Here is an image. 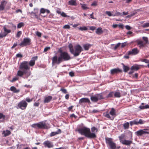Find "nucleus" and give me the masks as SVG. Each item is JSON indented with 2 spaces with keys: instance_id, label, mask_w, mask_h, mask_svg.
<instances>
[{
  "instance_id": "nucleus-1",
  "label": "nucleus",
  "mask_w": 149,
  "mask_h": 149,
  "mask_svg": "<svg viewBox=\"0 0 149 149\" xmlns=\"http://www.w3.org/2000/svg\"><path fill=\"white\" fill-rule=\"evenodd\" d=\"M19 68L20 70L17 71V76L26 79L31 75L28 61H24L21 63Z\"/></svg>"
},
{
  "instance_id": "nucleus-2",
  "label": "nucleus",
  "mask_w": 149,
  "mask_h": 149,
  "mask_svg": "<svg viewBox=\"0 0 149 149\" xmlns=\"http://www.w3.org/2000/svg\"><path fill=\"white\" fill-rule=\"evenodd\" d=\"M59 52V54L58 57L55 56L52 58V63L53 65L55 64L59 65L63 61H67L71 58L70 54L67 52L63 51L61 49H60Z\"/></svg>"
},
{
  "instance_id": "nucleus-3",
  "label": "nucleus",
  "mask_w": 149,
  "mask_h": 149,
  "mask_svg": "<svg viewBox=\"0 0 149 149\" xmlns=\"http://www.w3.org/2000/svg\"><path fill=\"white\" fill-rule=\"evenodd\" d=\"M77 131L81 135L85 136L88 138L92 139H95L97 137L95 133L97 132L98 129L95 127H93L91 128V132L89 128L83 127L78 129Z\"/></svg>"
},
{
  "instance_id": "nucleus-4",
  "label": "nucleus",
  "mask_w": 149,
  "mask_h": 149,
  "mask_svg": "<svg viewBox=\"0 0 149 149\" xmlns=\"http://www.w3.org/2000/svg\"><path fill=\"white\" fill-rule=\"evenodd\" d=\"M68 47L70 52L75 57L78 56L81 52L83 51L82 47L79 45H77L73 47L72 44L70 43Z\"/></svg>"
},
{
  "instance_id": "nucleus-5",
  "label": "nucleus",
  "mask_w": 149,
  "mask_h": 149,
  "mask_svg": "<svg viewBox=\"0 0 149 149\" xmlns=\"http://www.w3.org/2000/svg\"><path fill=\"white\" fill-rule=\"evenodd\" d=\"M105 139L107 144L109 146L111 149H116V144L113 141L112 138L107 137L105 138Z\"/></svg>"
},
{
  "instance_id": "nucleus-6",
  "label": "nucleus",
  "mask_w": 149,
  "mask_h": 149,
  "mask_svg": "<svg viewBox=\"0 0 149 149\" xmlns=\"http://www.w3.org/2000/svg\"><path fill=\"white\" fill-rule=\"evenodd\" d=\"M31 40L29 38H24L23 41L20 44H18L19 45L22 47L26 46L27 45H29L31 44Z\"/></svg>"
},
{
  "instance_id": "nucleus-7",
  "label": "nucleus",
  "mask_w": 149,
  "mask_h": 149,
  "mask_svg": "<svg viewBox=\"0 0 149 149\" xmlns=\"http://www.w3.org/2000/svg\"><path fill=\"white\" fill-rule=\"evenodd\" d=\"M32 127H37L40 129H45L48 128L47 126L45 123L43 122H41L38 123L33 124Z\"/></svg>"
},
{
  "instance_id": "nucleus-8",
  "label": "nucleus",
  "mask_w": 149,
  "mask_h": 149,
  "mask_svg": "<svg viewBox=\"0 0 149 149\" xmlns=\"http://www.w3.org/2000/svg\"><path fill=\"white\" fill-rule=\"evenodd\" d=\"M146 121L142 120L141 119H140L138 120V119H134L132 121L130 122V123L131 126H132L133 125H138L139 124H143L145 123Z\"/></svg>"
},
{
  "instance_id": "nucleus-9",
  "label": "nucleus",
  "mask_w": 149,
  "mask_h": 149,
  "mask_svg": "<svg viewBox=\"0 0 149 149\" xmlns=\"http://www.w3.org/2000/svg\"><path fill=\"white\" fill-rule=\"evenodd\" d=\"M27 105L28 104L26 101L23 100L18 103L17 106L21 109L24 110L26 108Z\"/></svg>"
},
{
  "instance_id": "nucleus-10",
  "label": "nucleus",
  "mask_w": 149,
  "mask_h": 149,
  "mask_svg": "<svg viewBox=\"0 0 149 149\" xmlns=\"http://www.w3.org/2000/svg\"><path fill=\"white\" fill-rule=\"evenodd\" d=\"M148 129H144L143 130H140L135 132V134L137 136H141L143 134H149V132L146 131L148 130Z\"/></svg>"
},
{
  "instance_id": "nucleus-11",
  "label": "nucleus",
  "mask_w": 149,
  "mask_h": 149,
  "mask_svg": "<svg viewBox=\"0 0 149 149\" xmlns=\"http://www.w3.org/2000/svg\"><path fill=\"white\" fill-rule=\"evenodd\" d=\"M4 30V32H1L0 33V38H2L4 37H5L7 34L11 32V30L10 29H8L7 28L4 27L3 28Z\"/></svg>"
},
{
  "instance_id": "nucleus-12",
  "label": "nucleus",
  "mask_w": 149,
  "mask_h": 149,
  "mask_svg": "<svg viewBox=\"0 0 149 149\" xmlns=\"http://www.w3.org/2000/svg\"><path fill=\"white\" fill-rule=\"evenodd\" d=\"M139 52V50L137 48H134L130 50L128 52V55H135L137 54Z\"/></svg>"
},
{
  "instance_id": "nucleus-13",
  "label": "nucleus",
  "mask_w": 149,
  "mask_h": 149,
  "mask_svg": "<svg viewBox=\"0 0 149 149\" xmlns=\"http://www.w3.org/2000/svg\"><path fill=\"white\" fill-rule=\"evenodd\" d=\"M43 144L45 147H47L49 148H53L54 146V145L52 143L48 140L44 141L43 143Z\"/></svg>"
},
{
  "instance_id": "nucleus-14",
  "label": "nucleus",
  "mask_w": 149,
  "mask_h": 149,
  "mask_svg": "<svg viewBox=\"0 0 149 149\" xmlns=\"http://www.w3.org/2000/svg\"><path fill=\"white\" fill-rule=\"evenodd\" d=\"M38 56H36L33 57L31 58V60L29 63V65L31 66H33L35 64V62L38 59Z\"/></svg>"
},
{
  "instance_id": "nucleus-15",
  "label": "nucleus",
  "mask_w": 149,
  "mask_h": 149,
  "mask_svg": "<svg viewBox=\"0 0 149 149\" xmlns=\"http://www.w3.org/2000/svg\"><path fill=\"white\" fill-rule=\"evenodd\" d=\"M122 71V70L119 68H116L112 69L111 70V74L112 75L120 72Z\"/></svg>"
},
{
  "instance_id": "nucleus-16",
  "label": "nucleus",
  "mask_w": 149,
  "mask_h": 149,
  "mask_svg": "<svg viewBox=\"0 0 149 149\" xmlns=\"http://www.w3.org/2000/svg\"><path fill=\"white\" fill-rule=\"evenodd\" d=\"M83 103H90V102L88 98H83L80 99L79 100V103L81 104Z\"/></svg>"
},
{
  "instance_id": "nucleus-17",
  "label": "nucleus",
  "mask_w": 149,
  "mask_h": 149,
  "mask_svg": "<svg viewBox=\"0 0 149 149\" xmlns=\"http://www.w3.org/2000/svg\"><path fill=\"white\" fill-rule=\"evenodd\" d=\"M7 3V2L5 0H3L1 2V4L0 5V10H3L5 8V7Z\"/></svg>"
},
{
  "instance_id": "nucleus-18",
  "label": "nucleus",
  "mask_w": 149,
  "mask_h": 149,
  "mask_svg": "<svg viewBox=\"0 0 149 149\" xmlns=\"http://www.w3.org/2000/svg\"><path fill=\"white\" fill-rule=\"evenodd\" d=\"M52 97L51 96H49L45 98L44 100V104L48 103L50 102L52 99Z\"/></svg>"
},
{
  "instance_id": "nucleus-19",
  "label": "nucleus",
  "mask_w": 149,
  "mask_h": 149,
  "mask_svg": "<svg viewBox=\"0 0 149 149\" xmlns=\"http://www.w3.org/2000/svg\"><path fill=\"white\" fill-rule=\"evenodd\" d=\"M137 44L138 45H139V47L140 48H141L143 47H145L146 45V43H144L143 42L142 40H139L137 42Z\"/></svg>"
},
{
  "instance_id": "nucleus-20",
  "label": "nucleus",
  "mask_w": 149,
  "mask_h": 149,
  "mask_svg": "<svg viewBox=\"0 0 149 149\" xmlns=\"http://www.w3.org/2000/svg\"><path fill=\"white\" fill-rule=\"evenodd\" d=\"M132 141L124 140L122 144L126 145L129 146L132 143Z\"/></svg>"
},
{
  "instance_id": "nucleus-21",
  "label": "nucleus",
  "mask_w": 149,
  "mask_h": 149,
  "mask_svg": "<svg viewBox=\"0 0 149 149\" xmlns=\"http://www.w3.org/2000/svg\"><path fill=\"white\" fill-rule=\"evenodd\" d=\"M34 10H36L35 13L33 12H31L30 13H29L31 16V17L32 18H35V17L36 15V14L38 13V9L37 8H34Z\"/></svg>"
},
{
  "instance_id": "nucleus-22",
  "label": "nucleus",
  "mask_w": 149,
  "mask_h": 149,
  "mask_svg": "<svg viewBox=\"0 0 149 149\" xmlns=\"http://www.w3.org/2000/svg\"><path fill=\"white\" fill-rule=\"evenodd\" d=\"M10 90L14 93H18L20 92L19 89H17L14 86H12L10 87Z\"/></svg>"
},
{
  "instance_id": "nucleus-23",
  "label": "nucleus",
  "mask_w": 149,
  "mask_h": 149,
  "mask_svg": "<svg viewBox=\"0 0 149 149\" xmlns=\"http://www.w3.org/2000/svg\"><path fill=\"white\" fill-rule=\"evenodd\" d=\"M95 32L97 34L100 35L103 33V31L102 30V28L99 27L96 29Z\"/></svg>"
},
{
  "instance_id": "nucleus-24",
  "label": "nucleus",
  "mask_w": 149,
  "mask_h": 149,
  "mask_svg": "<svg viewBox=\"0 0 149 149\" xmlns=\"http://www.w3.org/2000/svg\"><path fill=\"white\" fill-rule=\"evenodd\" d=\"M91 100L93 102H97L98 100L96 95L94 96H91Z\"/></svg>"
},
{
  "instance_id": "nucleus-25",
  "label": "nucleus",
  "mask_w": 149,
  "mask_h": 149,
  "mask_svg": "<svg viewBox=\"0 0 149 149\" xmlns=\"http://www.w3.org/2000/svg\"><path fill=\"white\" fill-rule=\"evenodd\" d=\"M91 46V45L88 43L85 44L83 45L84 49L85 50H88Z\"/></svg>"
},
{
  "instance_id": "nucleus-26",
  "label": "nucleus",
  "mask_w": 149,
  "mask_h": 149,
  "mask_svg": "<svg viewBox=\"0 0 149 149\" xmlns=\"http://www.w3.org/2000/svg\"><path fill=\"white\" fill-rule=\"evenodd\" d=\"M140 68L139 66L137 65H135L132 66L131 68V70H138Z\"/></svg>"
},
{
  "instance_id": "nucleus-27",
  "label": "nucleus",
  "mask_w": 149,
  "mask_h": 149,
  "mask_svg": "<svg viewBox=\"0 0 149 149\" xmlns=\"http://www.w3.org/2000/svg\"><path fill=\"white\" fill-rule=\"evenodd\" d=\"M110 114L112 116H116V112L115 109L113 108H112L109 112Z\"/></svg>"
},
{
  "instance_id": "nucleus-28",
  "label": "nucleus",
  "mask_w": 149,
  "mask_h": 149,
  "mask_svg": "<svg viewBox=\"0 0 149 149\" xmlns=\"http://www.w3.org/2000/svg\"><path fill=\"white\" fill-rule=\"evenodd\" d=\"M125 134H122L118 138L119 139L120 141V143H122L124 141L123 140V139H124L125 138Z\"/></svg>"
},
{
  "instance_id": "nucleus-29",
  "label": "nucleus",
  "mask_w": 149,
  "mask_h": 149,
  "mask_svg": "<svg viewBox=\"0 0 149 149\" xmlns=\"http://www.w3.org/2000/svg\"><path fill=\"white\" fill-rule=\"evenodd\" d=\"M114 96L115 97H120L121 96L120 93L119 91H116L114 92Z\"/></svg>"
},
{
  "instance_id": "nucleus-30",
  "label": "nucleus",
  "mask_w": 149,
  "mask_h": 149,
  "mask_svg": "<svg viewBox=\"0 0 149 149\" xmlns=\"http://www.w3.org/2000/svg\"><path fill=\"white\" fill-rule=\"evenodd\" d=\"M61 133V130L60 129H58V131L56 132H52L50 134L51 136H55L56 134H58Z\"/></svg>"
},
{
  "instance_id": "nucleus-31",
  "label": "nucleus",
  "mask_w": 149,
  "mask_h": 149,
  "mask_svg": "<svg viewBox=\"0 0 149 149\" xmlns=\"http://www.w3.org/2000/svg\"><path fill=\"white\" fill-rule=\"evenodd\" d=\"M11 132L10 131L6 130V131H3V134L4 136H6L10 134Z\"/></svg>"
},
{
  "instance_id": "nucleus-32",
  "label": "nucleus",
  "mask_w": 149,
  "mask_h": 149,
  "mask_svg": "<svg viewBox=\"0 0 149 149\" xmlns=\"http://www.w3.org/2000/svg\"><path fill=\"white\" fill-rule=\"evenodd\" d=\"M123 126L124 129H127L129 128V123L128 122H127L123 124Z\"/></svg>"
},
{
  "instance_id": "nucleus-33",
  "label": "nucleus",
  "mask_w": 149,
  "mask_h": 149,
  "mask_svg": "<svg viewBox=\"0 0 149 149\" xmlns=\"http://www.w3.org/2000/svg\"><path fill=\"white\" fill-rule=\"evenodd\" d=\"M96 95L97 96L98 100L104 99V97H103L102 93L97 94Z\"/></svg>"
},
{
  "instance_id": "nucleus-34",
  "label": "nucleus",
  "mask_w": 149,
  "mask_h": 149,
  "mask_svg": "<svg viewBox=\"0 0 149 149\" xmlns=\"http://www.w3.org/2000/svg\"><path fill=\"white\" fill-rule=\"evenodd\" d=\"M103 115H104V116H105V117H106L107 118H108L110 119H111V120H113L114 119L113 118L112 119L111 118V117L110 116V115L108 113V112H106L105 113H104L103 114Z\"/></svg>"
},
{
  "instance_id": "nucleus-35",
  "label": "nucleus",
  "mask_w": 149,
  "mask_h": 149,
  "mask_svg": "<svg viewBox=\"0 0 149 149\" xmlns=\"http://www.w3.org/2000/svg\"><path fill=\"white\" fill-rule=\"evenodd\" d=\"M68 4L70 5L75 6L76 4V2L75 1L71 0L68 2Z\"/></svg>"
},
{
  "instance_id": "nucleus-36",
  "label": "nucleus",
  "mask_w": 149,
  "mask_h": 149,
  "mask_svg": "<svg viewBox=\"0 0 149 149\" xmlns=\"http://www.w3.org/2000/svg\"><path fill=\"white\" fill-rule=\"evenodd\" d=\"M123 69L124 71L125 72H127L129 70L130 68L128 66L125 65L123 64Z\"/></svg>"
},
{
  "instance_id": "nucleus-37",
  "label": "nucleus",
  "mask_w": 149,
  "mask_h": 149,
  "mask_svg": "<svg viewBox=\"0 0 149 149\" xmlns=\"http://www.w3.org/2000/svg\"><path fill=\"white\" fill-rule=\"evenodd\" d=\"M114 95V92L111 91L106 96V97L107 98H111L113 97V95Z\"/></svg>"
},
{
  "instance_id": "nucleus-38",
  "label": "nucleus",
  "mask_w": 149,
  "mask_h": 149,
  "mask_svg": "<svg viewBox=\"0 0 149 149\" xmlns=\"http://www.w3.org/2000/svg\"><path fill=\"white\" fill-rule=\"evenodd\" d=\"M139 108L141 109L149 108V105H146L145 106H140Z\"/></svg>"
},
{
  "instance_id": "nucleus-39",
  "label": "nucleus",
  "mask_w": 149,
  "mask_h": 149,
  "mask_svg": "<svg viewBox=\"0 0 149 149\" xmlns=\"http://www.w3.org/2000/svg\"><path fill=\"white\" fill-rule=\"evenodd\" d=\"M24 26V24L23 22H21L18 23L17 25V28L20 29Z\"/></svg>"
},
{
  "instance_id": "nucleus-40",
  "label": "nucleus",
  "mask_w": 149,
  "mask_h": 149,
  "mask_svg": "<svg viewBox=\"0 0 149 149\" xmlns=\"http://www.w3.org/2000/svg\"><path fill=\"white\" fill-rule=\"evenodd\" d=\"M143 40L145 42L144 43H146V44H148V38L146 37H143L142 38Z\"/></svg>"
},
{
  "instance_id": "nucleus-41",
  "label": "nucleus",
  "mask_w": 149,
  "mask_h": 149,
  "mask_svg": "<svg viewBox=\"0 0 149 149\" xmlns=\"http://www.w3.org/2000/svg\"><path fill=\"white\" fill-rule=\"evenodd\" d=\"M105 13L107 14L109 16H114L115 15L112 14L110 11H106L105 12Z\"/></svg>"
},
{
  "instance_id": "nucleus-42",
  "label": "nucleus",
  "mask_w": 149,
  "mask_h": 149,
  "mask_svg": "<svg viewBox=\"0 0 149 149\" xmlns=\"http://www.w3.org/2000/svg\"><path fill=\"white\" fill-rule=\"evenodd\" d=\"M79 29L81 31H86L88 29L86 26H83L79 28Z\"/></svg>"
},
{
  "instance_id": "nucleus-43",
  "label": "nucleus",
  "mask_w": 149,
  "mask_h": 149,
  "mask_svg": "<svg viewBox=\"0 0 149 149\" xmlns=\"http://www.w3.org/2000/svg\"><path fill=\"white\" fill-rule=\"evenodd\" d=\"M81 5V8L84 10H86L89 8H88L86 7V5L85 4H82Z\"/></svg>"
},
{
  "instance_id": "nucleus-44",
  "label": "nucleus",
  "mask_w": 149,
  "mask_h": 149,
  "mask_svg": "<svg viewBox=\"0 0 149 149\" xmlns=\"http://www.w3.org/2000/svg\"><path fill=\"white\" fill-rule=\"evenodd\" d=\"M142 27L143 28L149 27V23H146L144 24L142 26Z\"/></svg>"
},
{
  "instance_id": "nucleus-45",
  "label": "nucleus",
  "mask_w": 149,
  "mask_h": 149,
  "mask_svg": "<svg viewBox=\"0 0 149 149\" xmlns=\"http://www.w3.org/2000/svg\"><path fill=\"white\" fill-rule=\"evenodd\" d=\"M5 118V116L2 113H0V119H3L4 120Z\"/></svg>"
},
{
  "instance_id": "nucleus-46",
  "label": "nucleus",
  "mask_w": 149,
  "mask_h": 149,
  "mask_svg": "<svg viewBox=\"0 0 149 149\" xmlns=\"http://www.w3.org/2000/svg\"><path fill=\"white\" fill-rule=\"evenodd\" d=\"M50 49V47H45L44 50L43 52H46L47 51L49 50Z\"/></svg>"
},
{
  "instance_id": "nucleus-47",
  "label": "nucleus",
  "mask_w": 149,
  "mask_h": 149,
  "mask_svg": "<svg viewBox=\"0 0 149 149\" xmlns=\"http://www.w3.org/2000/svg\"><path fill=\"white\" fill-rule=\"evenodd\" d=\"M120 44H121L120 43H118V44H117L114 47V49L115 50L116 49L118 48L120 46Z\"/></svg>"
},
{
  "instance_id": "nucleus-48",
  "label": "nucleus",
  "mask_w": 149,
  "mask_h": 149,
  "mask_svg": "<svg viewBox=\"0 0 149 149\" xmlns=\"http://www.w3.org/2000/svg\"><path fill=\"white\" fill-rule=\"evenodd\" d=\"M60 91L64 93H67L66 90L63 88H61Z\"/></svg>"
},
{
  "instance_id": "nucleus-49",
  "label": "nucleus",
  "mask_w": 149,
  "mask_h": 149,
  "mask_svg": "<svg viewBox=\"0 0 149 149\" xmlns=\"http://www.w3.org/2000/svg\"><path fill=\"white\" fill-rule=\"evenodd\" d=\"M46 12V9L44 8H41L40 10V13H44Z\"/></svg>"
},
{
  "instance_id": "nucleus-50",
  "label": "nucleus",
  "mask_w": 149,
  "mask_h": 149,
  "mask_svg": "<svg viewBox=\"0 0 149 149\" xmlns=\"http://www.w3.org/2000/svg\"><path fill=\"white\" fill-rule=\"evenodd\" d=\"M18 45L17 44V42H15L13 45V46L11 47V49H13L14 48Z\"/></svg>"
},
{
  "instance_id": "nucleus-51",
  "label": "nucleus",
  "mask_w": 149,
  "mask_h": 149,
  "mask_svg": "<svg viewBox=\"0 0 149 149\" xmlns=\"http://www.w3.org/2000/svg\"><path fill=\"white\" fill-rule=\"evenodd\" d=\"M22 33L21 31H18L16 35L17 37L18 38H19L22 34Z\"/></svg>"
},
{
  "instance_id": "nucleus-52",
  "label": "nucleus",
  "mask_w": 149,
  "mask_h": 149,
  "mask_svg": "<svg viewBox=\"0 0 149 149\" xmlns=\"http://www.w3.org/2000/svg\"><path fill=\"white\" fill-rule=\"evenodd\" d=\"M36 35L39 37H41L42 35L41 33L40 32L38 31L36 32Z\"/></svg>"
},
{
  "instance_id": "nucleus-53",
  "label": "nucleus",
  "mask_w": 149,
  "mask_h": 149,
  "mask_svg": "<svg viewBox=\"0 0 149 149\" xmlns=\"http://www.w3.org/2000/svg\"><path fill=\"white\" fill-rule=\"evenodd\" d=\"M122 13H121L119 12H117L115 14V15H115V16H122Z\"/></svg>"
},
{
  "instance_id": "nucleus-54",
  "label": "nucleus",
  "mask_w": 149,
  "mask_h": 149,
  "mask_svg": "<svg viewBox=\"0 0 149 149\" xmlns=\"http://www.w3.org/2000/svg\"><path fill=\"white\" fill-rule=\"evenodd\" d=\"M18 80V78L17 77H14V78H13L12 79V80H11L10 81L11 82H14L15 81H16L17 80Z\"/></svg>"
},
{
  "instance_id": "nucleus-55",
  "label": "nucleus",
  "mask_w": 149,
  "mask_h": 149,
  "mask_svg": "<svg viewBox=\"0 0 149 149\" xmlns=\"http://www.w3.org/2000/svg\"><path fill=\"white\" fill-rule=\"evenodd\" d=\"M125 27L126 29L128 30H130L132 29V28L130 26L128 25H126L125 26Z\"/></svg>"
},
{
  "instance_id": "nucleus-56",
  "label": "nucleus",
  "mask_w": 149,
  "mask_h": 149,
  "mask_svg": "<svg viewBox=\"0 0 149 149\" xmlns=\"http://www.w3.org/2000/svg\"><path fill=\"white\" fill-rule=\"evenodd\" d=\"M96 28V27L94 26H91L89 27V29L90 30L93 31Z\"/></svg>"
},
{
  "instance_id": "nucleus-57",
  "label": "nucleus",
  "mask_w": 149,
  "mask_h": 149,
  "mask_svg": "<svg viewBox=\"0 0 149 149\" xmlns=\"http://www.w3.org/2000/svg\"><path fill=\"white\" fill-rule=\"evenodd\" d=\"M70 28V26L68 25H66L63 27V28L65 29H69Z\"/></svg>"
},
{
  "instance_id": "nucleus-58",
  "label": "nucleus",
  "mask_w": 149,
  "mask_h": 149,
  "mask_svg": "<svg viewBox=\"0 0 149 149\" xmlns=\"http://www.w3.org/2000/svg\"><path fill=\"white\" fill-rule=\"evenodd\" d=\"M61 15L63 17H67V15L66 14L63 12L62 13Z\"/></svg>"
},
{
  "instance_id": "nucleus-59",
  "label": "nucleus",
  "mask_w": 149,
  "mask_h": 149,
  "mask_svg": "<svg viewBox=\"0 0 149 149\" xmlns=\"http://www.w3.org/2000/svg\"><path fill=\"white\" fill-rule=\"evenodd\" d=\"M69 75L71 77L74 76V73L73 72H70L69 73Z\"/></svg>"
},
{
  "instance_id": "nucleus-60",
  "label": "nucleus",
  "mask_w": 149,
  "mask_h": 149,
  "mask_svg": "<svg viewBox=\"0 0 149 149\" xmlns=\"http://www.w3.org/2000/svg\"><path fill=\"white\" fill-rule=\"evenodd\" d=\"M127 42H125L124 43H122L121 45V47L123 48L126 45H127Z\"/></svg>"
},
{
  "instance_id": "nucleus-61",
  "label": "nucleus",
  "mask_w": 149,
  "mask_h": 149,
  "mask_svg": "<svg viewBox=\"0 0 149 149\" xmlns=\"http://www.w3.org/2000/svg\"><path fill=\"white\" fill-rule=\"evenodd\" d=\"M73 108V106H72L69 108H68V111H73L72 110V108Z\"/></svg>"
},
{
  "instance_id": "nucleus-62",
  "label": "nucleus",
  "mask_w": 149,
  "mask_h": 149,
  "mask_svg": "<svg viewBox=\"0 0 149 149\" xmlns=\"http://www.w3.org/2000/svg\"><path fill=\"white\" fill-rule=\"evenodd\" d=\"M134 15H135V13H133L131 14L130 15H128L127 16H126V17L127 18H129V17H130Z\"/></svg>"
},
{
  "instance_id": "nucleus-63",
  "label": "nucleus",
  "mask_w": 149,
  "mask_h": 149,
  "mask_svg": "<svg viewBox=\"0 0 149 149\" xmlns=\"http://www.w3.org/2000/svg\"><path fill=\"white\" fill-rule=\"evenodd\" d=\"M16 56L17 57H20L22 58V55L20 53H18L17 54Z\"/></svg>"
},
{
  "instance_id": "nucleus-64",
  "label": "nucleus",
  "mask_w": 149,
  "mask_h": 149,
  "mask_svg": "<svg viewBox=\"0 0 149 149\" xmlns=\"http://www.w3.org/2000/svg\"><path fill=\"white\" fill-rule=\"evenodd\" d=\"M26 100L28 102H29L32 101V99H30L29 98H27L26 99Z\"/></svg>"
}]
</instances>
